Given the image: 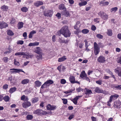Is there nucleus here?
<instances>
[{
  "label": "nucleus",
  "mask_w": 121,
  "mask_h": 121,
  "mask_svg": "<svg viewBox=\"0 0 121 121\" xmlns=\"http://www.w3.org/2000/svg\"><path fill=\"white\" fill-rule=\"evenodd\" d=\"M61 34H62L66 38L69 37L71 33L69 31L68 27L67 26L63 27L60 30Z\"/></svg>",
  "instance_id": "obj_1"
},
{
  "label": "nucleus",
  "mask_w": 121,
  "mask_h": 121,
  "mask_svg": "<svg viewBox=\"0 0 121 121\" xmlns=\"http://www.w3.org/2000/svg\"><path fill=\"white\" fill-rule=\"evenodd\" d=\"M61 34H62L66 38L69 37L71 33L69 31L68 27L67 26L63 27L60 30Z\"/></svg>",
  "instance_id": "obj_2"
},
{
  "label": "nucleus",
  "mask_w": 121,
  "mask_h": 121,
  "mask_svg": "<svg viewBox=\"0 0 121 121\" xmlns=\"http://www.w3.org/2000/svg\"><path fill=\"white\" fill-rule=\"evenodd\" d=\"M94 52L95 54L97 55L99 52L100 49L99 46L96 42L94 43Z\"/></svg>",
  "instance_id": "obj_3"
},
{
  "label": "nucleus",
  "mask_w": 121,
  "mask_h": 121,
  "mask_svg": "<svg viewBox=\"0 0 121 121\" xmlns=\"http://www.w3.org/2000/svg\"><path fill=\"white\" fill-rule=\"evenodd\" d=\"M98 15L100 16L101 18L104 20H107L108 18V15L104 12L100 11L98 13Z\"/></svg>",
  "instance_id": "obj_4"
},
{
  "label": "nucleus",
  "mask_w": 121,
  "mask_h": 121,
  "mask_svg": "<svg viewBox=\"0 0 121 121\" xmlns=\"http://www.w3.org/2000/svg\"><path fill=\"white\" fill-rule=\"evenodd\" d=\"M10 70H11L10 72L12 73L15 74L17 73H19L21 72H23L22 70L20 69L13 68L10 69Z\"/></svg>",
  "instance_id": "obj_5"
},
{
  "label": "nucleus",
  "mask_w": 121,
  "mask_h": 121,
  "mask_svg": "<svg viewBox=\"0 0 121 121\" xmlns=\"http://www.w3.org/2000/svg\"><path fill=\"white\" fill-rule=\"evenodd\" d=\"M114 107L117 108H121V103L120 101H116L114 103Z\"/></svg>",
  "instance_id": "obj_6"
},
{
  "label": "nucleus",
  "mask_w": 121,
  "mask_h": 121,
  "mask_svg": "<svg viewBox=\"0 0 121 121\" xmlns=\"http://www.w3.org/2000/svg\"><path fill=\"white\" fill-rule=\"evenodd\" d=\"M56 106L53 105H51L49 104L46 106L47 109L49 110H54L56 109Z\"/></svg>",
  "instance_id": "obj_7"
},
{
  "label": "nucleus",
  "mask_w": 121,
  "mask_h": 121,
  "mask_svg": "<svg viewBox=\"0 0 121 121\" xmlns=\"http://www.w3.org/2000/svg\"><path fill=\"white\" fill-rule=\"evenodd\" d=\"M33 56V54L30 55L29 53H26L23 52V58H26V59H28L29 58H31Z\"/></svg>",
  "instance_id": "obj_8"
},
{
  "label": "nucleus",
  "mask_w": 121,
  "mask_h": 121,
  "mask_svg": "<svg viewBox=\"0 0 121 121\" xmlns=\"http://www.w3.org/2000/svg\"><path fill=\"white\" fill-rule=\"evenodd\" d=\"M115 72L118 73V76L121 77V68L119 67H117L115 69Z\"/></svg>",
  "instance_id": "obj_9"
},
{
  "label": "nucleus",
  "mask_w": 121,
  "mask_h": 121,
  "mask_svg": "<svg viewBox=\"0 0 121 121\" xmlns=\"http://www.w3.org/2000/svg\"><path fill=\"white\" fill-rule=\"evenodd\" d=\"M98 61L100 63H104L105 62V58L103 56H100L98 59Z\"/></svg>",
  "instance_id": "obj_10"
},
{
  "label": "nucleus",
  "mask_w": 121,
  "mask_h": 121,
  "mask_svg": "<svg viewBox=\"0 0 121 121\" xmlns=\"http://www.w3.org/2000/svg\"><path fill=\"white\" fill-rule=\"evenodd\" d=\"M31 105V103L29 101H26L23 103V107L27 108Z\"/></svg>",
  "instance_id": "obj_11"
},
{
  "label": "nucleus",
  "mask_w": 121,
  "mask_h": 121,
  "mask_svg": "<svg viewBox=\"0 0 121 121\" xmlns=\"http://www.w3.org/2000/svg\"><path fill=\"white\" fill-rule=\"evenodd\" d=\"M35 52L38 54H42V51L39 47H37Z\"/></svg>",
  "instance_id": "obj_12"
},
{
  "label": "nucleus",
  "mask_w": 121,
  "mask_h": 121,
  "mask_svg": "<svg viewBox=\"0 0 121 121\" xmlns=\"http://www.w3.org/2000/svg\"><path fill=\"white\" fill-rule=\"evenodd\" d=\"M42 110L40 109H37L33 112L34 113L37 114L38 115H41Z\"/></svg>",
  "instance_id": "obj_13"
},
{
  "label": "nucleus",
  "mask_w": 121,
  "mask_h": 121,
  "mask_svg": "<svg viewBox=\"0 0 121 121\" xmlns=\"http://www.w3.org/2000/svg\"><path fill=\"white\" fill-rule=\"evenodd\" d=\"M52 12L51 11L49 10L47 13H44V15L45 16L49 17H51L52 16Z\"/></svg>",
  "instance_id": "obj_14"
},
{
  "label": "nucleus",
  "mask_w": 121,
  "mask_h": 121,
  "mask_svg": "<svg viewBox=\"0 0 121 121\" xmlns=\"http://www.w3.org/2000/svg\"><path fill=\"white\" fill-rule=\"evenodd\" d=\"M75 80V78L73 76L70 75V76L69 78V80L71 83H74Z\"/></svg>",
  "instance_id": "obj_15"
},
{
  "label": "nucleus",
  "mask_w": 121,
  "mask_h": 121,
  "mask_svg": "<svg viewBox=\"0 0 121 121\" xmlns=\"http://www.w3.org/2000/svg\"><path fill=\"white\" fill-rule=\"evenodd\" d=\"M1 27L0 29H2L4 28H5L8 26V24L6 23L3 22H1Z\"/></svg>",
  "instance_id": "obj_16"
},
{
  "label": "nucleus",
  "mask_w": 121,
  "mask_h": 121,
  "mask_svg": "<svg viewBox=\"0 0 121 121\" xmlns=\"http://www.w3.org/2000/svg\"><path fill=\"white\" fill-rule=\"evenodd\" d=\"M61 14L67 17L70 16V14L69 13L68 11L66 10L64 11L63 12L61 13Z\"/></svg>",
  "instance_id": "obj_17"
},
{
  "label": "nucleus",
  "mask_w": 121,
  "mask_h": 121,
  "mask_svg": "<svg viewBox=\"0 0 121 121\" xmlns=\"http://www.w3.org/2000/svg\"><path fill=\"white\" fill-rule=\"evenodd\" d=\"M84 91L85 94H90L92 93L91 90H89L86 88L84 89Z\"/></svg>",
  "instance_id": "obj_18"
},
{
  "label": "nucleus",
  "mask_w": 121,
  "mask_h": 121,
  "mask_svg": "<svg viewBox=\"0 0 121 121\" xmlns=\"http://www.w3.org/2000/svg\"><path fill=\"white\" fill-rule=\"evenodd\" d=\"M39 43L38 42H35L33 43H30L28 45L29 46L31 47L33 46H37L39 45Z\"/></svg>",
  "instance_id": "obj_19"
},
{
  "label": "nucleus",
  "mask_w": 121,
  "mask_h": 121,
  "mask_svg": "<svg viewBox=\"0 0 121 121\" xmlns=\"http://www.w3.org/2000/svg\"><path fill=\"white\" fill-rule=\"evenodd\" d=\"M94 91L95 92L98 93H102L103 91L101 90L98 87L95 88Z\"/></svg>",
  "instance_id": "obj_20"
},
{
  "label": "nucleus",
  "mask_w": 121,
  "mask_h": 121,
  "mask_svg": "<svg viewBox=\"0 0 121 121\" xmlns=\"http://www.w3.org/2000/svg\"><path fill=\"white\" fill-rule=\"evenodd\" d=\"M65 56H64L62 57L59 58L58 59V61L59 62H61L63 61L66 59V58L65 57Z\"/></svg>",
  "instance_id": "obj_21"
},
{
  "label": "nucleus",
  "mask_w": 121,
  "mask_h": 121,
  "mask_svg": "<svg viewBox=\"0 0 121 121\" xmlns=\"http://www.w3.org/2000/svg\"><path fill=\"white\" fill-rule=\"evenodd\" d=\"M59 9L60 10L66 9V8H65V5L64 4H62L59 6Z\"/></svg>",
  "instance_id": "obj_22"
},
{
  "label": "nucleus",
  "mask_w": 121,
  "mask_h": 121,
  "mask_svg": "<svg viewBox=\"0 0 121 121\" xmlns=\"http://www.w3.org/2000/svg\"><path fill=\"white\" fill-rule=\"evenodd\" d=\"M8 6L5 5H3L1 7V9L3 11H7L8 9Z\"/></svg>",
  "instance_id": "obj_23"
},
{
  "label": "nucleus",
  "mask_w": 121,
  "mask_h": 121,
  "mask_svg": "<svg viewBox=\"0 0 121 121\" xmlns=\"http://www.w3.org/2000/svg\"><path fill=\"white\" fill-rule=\"evenodd\" d=\"M86 74L85 73V71L83 70L81 73L80 75V77L82 78L85 77H86Z\"/></svg>",
  "instance_id": "obj_24"
},
{
  "label": "nucleus",
  "mask_w": 121,
  "mask_h": 121,
  "mask_svg": "<svg viewBox=\"0 0 121 121\" xmlns=\"http://www.w3.org/2000/svg\"><path fill=\"white\" fill-rule=\"evenodd\" d=\"M3 99L6 102H8L10 99L9 96L8 95H6L3 98Z\"/></svg>",
  "instance_id": "obj_25"
},
{
  "label": "nucleus",
  "mask_w": 121,
  "mask_h": 121,
  "mask_svg": "<svg viewBox=\"0 0 121 121\" xmlns=\"http://www.w3.org/2000/svg\"><path fill=\"white\" fill-rule=\"evenodd\" d=\"M35 84L37 87H39L41 85L42 83L41 82L39 81H36L35 82Z\"/></svg>",
  "instance_id": "obj_26"
},
{
  "label": "nucleus",
  "mask_w": 121,
  "mask_h": 121,
  "mask_svg": "<svg viewBox=\"0 0 121 121\" xmlns=\"http://www.w3.org/2000/svg\"><path fill=\"white\" fill-rule=\"evenodd\" d=\"M107 34L108 36H111L112 34V30L110 29H108Z\"/></svg>",
  "instance_id": "obj_27"
},
{
  "label": "nucleus",
  "mask_w": 121,
  "mask_h": 121,
  "mask_svg": "<svg viewBox=\"0 0 121 121\" xmlns=\"http://www.w3.org/2000/svg\"><path fill=\"white\" fill-rule=\"evenodd\" d=\"M16 90V88L15 87H12L10 89L9 92L10 93H12L15 91Z\"/></svg>",
  "instance_id": "obj_28"
},
{
  "label": "nucleus",
  "mask_w": 121,
  "mask_h": 121,
  "mask_svg": "<svg viewBox=\"0 0 121 121\" xmlns=\"http://www.w3.org/2000/svg\"><path fill=\"white\" fill-rule=\"evenodd\" d=\"M109 4V2L108 1H101L100 3V4H102L103 6L107 5Z\"/></svg>",
  "instance_id": "obj_29"
},
{
  "label": "nucleus",
  "mask_w": 121,
  "mask_h": 121,
  "mask_svg": "<svg viewBox=\"0 0 121 121\" xmlns=\"http://www.w3.org/2000/svg\"><path fill=\"white\" fill-rule=\"evenodd\" d=\"M53 81L51 80H50L47 81L46 82H45V84H46L47 85L48 84H51L53 83Z\"/></svg>",
  "instance_id": "obj_30"
},
{
  "label": "nucleus",
  "mask_w": 121,
  "mask_h": 121,
  "mask_svg": "<svg viewBox=\"0 0 121 121\" xmlns=\"http://www.w3.org/2000/svg\"><path fill=\"white\" fill-rule=\"evenodd\" d=\"M87 4V2L86 1L81 2L79 3V5L80 6L86 5Z\"/></svg>",
  "instance_id": "obj_31"
},
{
  "label": "nucleus",
  "mask_w": 121,
  "mask_h": 121,
  "mask_svg": "<svg viewBox=\"0 0 121 121\" xmlns=\"http://www.w3.org/2000/svg\"><path fill=\"white\" fill-rule=\"evenodd\" d=\"M118 9V8L117 7H115L114 8H112L110 10V12H116Z\"/></svg>",
  "instance_id": "obj_32"
},
{
  "label": "nucleus",
  "mask_w": 121,
  "mask_h": 121,
  "mask_svg": "<svg viewBox=\"0 0 121 121\" xmlns=\"http://www.w3.org/2000/svg\"><path fill=\"white\" fill-rule=\"evenodd\" d=\"M7 33L8 35H14V33L12 31L10 30H8L7 31Z\"/></svg>",
  "instance_id": "obj_33"
},
{
  "label": "nucleus",
  "mask_w": 121,
  "mask_h": 121,
  "mask_svg": "<svg viewBox=\"0 0 121 121\" xmlns=\"http://www.w3.org/2000/svg\"><path fill=\"white\" fill-rule=\"evenodd\" d=\"M23 26V23L22 22H20L18 24V29H19L22 28Z\"/></svg>",
  "instance_id": "obj_34"
},
{
  "label": "nucleus",
  "mask_w": 121,
  "mask_h": 121,
  "mask_svg": "<svg viewBox=\"0 0 121 121\" xmlns=\"http://www.w3.org/2000/svg\"><path fill=\"white\" fill-rule=\"evenodd\" d=\"M82 32L83 34H86L89 32V30L88 29H84L82 30Z\"/></svg>",
  "instance_id": "obj_35"
},
{
  "label": "nucleus",
  "mask_w": 121,
  "mask_h": 121,
  "mask_svg": "<svg viewBox=\"0 0 121 121\" xmlns=\"http://www.w3.org/2000/svg\"><path fill=\"white\" fill-rule=\"evenodd\" d=\"M29 82V80L28 79H25L23 80V84H26Z\"/></svg>",
  "instance_id": "obj_36"
},
{
  "label": "nucleus",
  "mask_w": 121,
  "mask_h": 121,
  "mask_svg": "<svg viewBox=\"0 0 121 121\" xmlns=\"http://www.w3.org/2000/svg\"><path fill=\"white\" fill-rule=\"evenodd\" d=\"M27 119L28 120H30L33 118V116L31 115H28L26 117Z\"/></svg>",
  "instance_id": "obj_37"
},
{
  "label": "nucleus",
  "mask_w": 121,
  "mask_h": 121,
  "mask_svg": "<svg viewBox=\"0 0 121 121\" xmlns=\"http://www.w3.org/2000/svg\"><path fill=\"white\" fill-rule=\"evenodd\" d=\"M14 62L15 65L18 66L20 65L19 62L18 61H17L16 59H14Z\"/></svg>",
  "instance_id": "obj_38"
},
{
  "label": "nucleus",
  "mask_w": 121,
  "mask_h": 121,
  "mask_svg": "<svg viewBox=\"0 0 121 121\" xmlns=\"http://www.w3.org/2000/svg\"><path fill=\"white\" fill-rule=\"evenodd\" d=\"M28 98L27 96H26L24 95H23V101H28Z\"/></svg>",
  "instance_id": "obj_39"
},
{
  "label": "nucleus",
  "mask_w": 121,
  "mask_h": 121,
  "mask_svg": "<svg viewBox=\"0 0 121 121\" xmlns=\"http://www.w3.org/2000/svg\"><path fill=\"white\" fill-rule=\"evenodd\" d=\"M78 99L75 97L73 99H72L71 101L73 102L75 104H76L77 103Z\"/></svg>",
  "instance_id": "obj_40"
},
{
  "label": "nucleus",
  "mask_w": 121,
  "mask_h": 121,
  "mask_svg": "<svg viewBox=\"0 0 121 121\" xmlns=\"http://www.w3.org/2000/svg\"><path fill=\"white\" fill-rule=\"evenodd\" d=\"M74 90H75V89L74 88L73 89V90L71 89V90H68L67 91L64 92V93L65 94H68L69 93L72 92V91Z\"/></svg>",
  "instance_id": "obj_41"
},
{
  "label": "nucleus",
  "mask_w": 121,
  "mask_h": 121,
  "mask_svg": "<svg viewBox=\"0 0 121 121\" xmlns=\"http://www.w3.org/2000/svg\"><path fill=\"white\" fill-rule=\"evenodd\" d=\"M76 90L78 92H79L81 91H84V90L81 88L80 87H79L78 88L76 89Z\"/></svg>",
  "instance_id": "obj_42"
},
{
  "label": "nucleus",
  "mask_w": 121,
  "mask_h": 121,
  "mask_svg": "<svg viewBox=\"0 0 121 121\" xmlns=\"http://www.w3.org/2000/svg\"><path fill=\"white\" fill-rule=\"evenodd\" d=\"M38 99L37 98H35L32 99V102L33 103H35L37 102Z\"/></svg>",
  "instance_id": "obj_43"
},
{
  "label": "nucleus",
  "mask_w": 121,
  "mask_h": 121,
  "mask_svg": "<svg viewBox=\"0 0 121 121\" xmlns=\"http://www.w3.org/2000/svg\"><path fill=\"white\" fill-rule=\"evenodd\" d=\"M42 57V54H39L37 56L36 58L38 60H39L41 59Z\"/></svg>",
  "instance_id": "obj_44"
},
{
  "label": "nucleus",
  "mask_w": 121,
  "mask_h": 121,
  "mask_svg": "<svg viewBox=\"0 0 121 121\" xmlns=\"http://www.w3.org/2000/svg\"><path fill=\"white\" fill-rule=\"evenodd\" d=\"M96 37L99 39H102L103 37V36L102 35L99 34H97L96 35Z\"/></svg>",
  "instance_id": "obj_45"
},
{
  "label": "nucleus",
  "mask_w": 121,
  "mask_h": 121,
  "mask_svg": "<svg viewBox=\"0 0 121 121\" xmlns=\"http://www.w3.org/2000/svg\"><path fill=\"white\" fill-rule=\"evenodd\" d=\"M3 60L4 62L6 63L8 61L9 59L7 57H5L3 58Z\"/></svg>",
  "instance_id": "obj_46"
},
{
  "label": "nucleus",
  "mask_w": 121,
  "mask_h": 121,
  "mask_svg": "<svg viewBox=\"0 0 121 121\" xmlns=\"http://www.w3.org/2000/svg\"><path fill=\"white\" fill-rule=\"evenodd\" d=\"M102 80H99L96 81V82L97 84L101 85L102 84Z\"/></svg>",
  "instance_id": "obj_47"
},
{
  "label": "nucleus",
  "mask_w": 121,
  "mask_h": 121,
  "mask_svg": "<svg viewBox=\"0 0 121 121\" xmlns=\"http://www.w3.org/2000/svg\"><path fill=\"white\" fill-rule=\"evenodd\" d=\"M42 111L41 115H44L48 114V112L46 111H43L42 110Z\"/></svg>",
  "instance_id": "obj_48"
},
{
  "label": "nucleus",
  "mask_w": 121,
  "mask_h": 121,
  "mask_svg": "<svg viewBox=\"0 0 121 121\" xmlns=\"http://www.w3.org/2000/svg\"><path fill=\"white\" fill-rule=\"evenodd\" d=\"M63 100V102L64 104H66L67 103V99H62Z\"/></svg>",
  "instance_id": "obj_49"
},
{
  "label": "nucleus",
  "mask_w": 121,
  "mask_h": 121,
  "mask_svg": "<svg viewBox=\"0 0 121 121\" xmlns=\"http://www.w3.org/2000/svg\"><path fill=\"white\" fill-rule=\"evenodd\" d=\"M66 82L65 80L64 79H62L60 81V83L62 84H64Z\"/></svg>",
  "instance_id": "obj_50"
},
{
  "label": "nucleus",
  "mask_w": 121,
  "mask_h": 121,
  "mask_svg": "<svg viewBox=\"0 0 121 121\" xmlns=\"http://www.w3.org/2000/svg\"><path fill=\"white\" fill-rule=\"evenodd\" d=\"M8 85L7 84H5L4 85L3 88L4 90L7 89L8 88Z\"/></svg>",
  "instance_id": "obj_51"
},
{
  "label": "nucleus",
  "mask_w": 121,
  "mask_h": 121,
  "mask_svg": "<svg viewBox=\"0 0 121 121\" xmlns=\"http://www.w3.org/2000/svg\"><path fill=\"white\" fill-rule=\"evenodd\" d=\"M16 22L15 19L13 18H12L11 21L10 23L11 24H12Z\"/></svg>",
  "instance_id": "obj_52"
},
{
  "label": "nucleus",
  "mask_w": 121,
  "mask_h": 121,
  "mask_svg": "<svg viewBox=\"0 0 121 121\" xmlns=\"http://www.w3.org/2000/svg\"><path fill=\"white\" fill-rule=\"evenodd\" d=\"M15 55L16 56H22L23 55V52H18L16 53H15Z\"/></svg>",
  "instance_id": "obj_53"
},
{
  "label": "nucleus",
  "mask_w": 121,
  "mask_h": 121,
  "mask_svg": "<svg viewBox=\"0 0 121 121\" xmlns=\"http://www.w3.org/2000/svg\"><path fill=\"white\" fill-rule=\"evenodd\" d=\"M116 88L117 90H121V85H117Z\"/></svg>",
  "instance_id": "obj_54"
},
{
  "label": "nucleus",
  "mask_w": 121,
  "mask_h": 121,
  "mask_svg": "<svg viewBox=\"0 0 121 121\" xmlns=\"http://www.w3.org/2000/svg\"><path fill=\"white\" fill-rule=\"evenodd\" d=\"M28 10V8L25 7H23V12H26Z\"/></svg>",
  "instance_id": "obj_55"
},
{
  "label": "nucleus",
  "mask_w": 121,
  "mask_h": 121,
  "mask_svg": "<svg viewBox=\"0 0 121 121\" xmlns=\"http://www.w3.org/2000/svg\"><path fill=\"white\" fill-rule=\"evenodd\" d=\"M106 72L108 73L111 74H112V73L110 71L109 69H107L106 70Z\"/></svg>",
  "instance_id": "obj_56"
},
{
  "label": "nucleus",
  "mask_w": 121,
  "mask_h": 121,
  "mask_svg": "<svg viewBox=\"0 0 121 121\" xmlns=\"http://www.w3.org/2000/svg\"><path fill=\"white\" fill-rule=\"evenodd\" d=\"M10 50L9 49H8L6 50L5 52H4V54H9L10 52Z\"/></svg>",
  "instance_id": "obj_57"
},
{
  "label": "nucleus",
  "mask_w": 121,
  "mask_h": 121,
  "mask_svg": "<svg viewBox=\"0 0 121 121\" xmlns=\"http://www.w3.org/2000/svg\"><path fill=\"white\" fill-rule=\"evenodd\" d=\"M117 84H112L110 85L111 87L113 88H116V87L117 86Z\"/></svg>",
  "instance_id": "obj_58"
},
{
  "label": "nucleus",
  "mask_w": 121,
  "mask_h": 121,
  "mask_svg": "<svg viewBox=\"0 0 121 121\" xmlns=\"http://www.w3.org/2000/svg\"><path fill=\"white\" fill-rule=\"evenodd\" d=\"M96 27L94 25H93L91 26V29L93 31H95L96 30Z\"/></svg>",
  "instance_id": "obj_59"
},
{
  "label": "nucleus",
  "mask_w": 121,
  "mask_h": 121,
  "mask_svg": "<svg viewBox=\"0 0 121 121\" xmlns=\"http://www.w3.org/2000/svg\"><path fill=\"white\" fill-rule=\"evenodd\" d=\"M17 44H20L22 45L23 44V41L22 40L18 41L17 42Z\"/></svg>",
  "instance_id": "obj_60"
},
{
  "label": "nucleus",
  "mask_w": 121,
  "mask_h": 121,
  "mask_svg": "<svg viewBox=\"0 0 121 121\" xmlns=\"http://www.w3.org/2000/svg\"><path fill=\"white\" fill-rule=\"evenodd\" d=\"M27 34L26 32H25L23 33V37L24 38V39H26V38Z\"/></svg>",
  "instance_id": "obj_61"
},
{
  "label": "nucleus",
  "mask_w": 121,
  "mask_h": 121,
  "mask_svg": "<svg viewBox=\"0 0 121 121\" xmlns=\"http://www.w3.org/2000/svg\"><path fill=\"white\" fill-rule=\"evenodd\" d=\"M55 38H56V36L55 35H53L52 38V41L54 42L56 41L55 40Z\"/></svg>",
  "instance_id": "obj_62"
},
{
  "label": "nucleus",
  "mask_w": 121,
  "mask_h": 121,
  "mask_svg": "<svg viewBox=\"0 0 121 121\" xmlns=\"http://www.w3.org/2000/svg\"><path fill=\"white\" fill-rule=\"evenodd\" d=\"M91 118L92 121H96V118L94 117H91Z\"/></svg>",
  "instance_id": "obj_63"
},
{
  "label": "nucleus",
  "mask_w": 121,
  "mask_h": 121,
  "mask_svg": "<svg viewBox=\"0 0 121 121\" xmlns=\"http://www.w3.org/2000/svg\"><path fill=\"white\" fill-rule=\"evenodd\" d=\"M35 5L37 7H38L40 5L39 3V2H38V1H37L35 3Z\"/></svg>",
  "instance_id": "obj_64"
}]
</instances>
